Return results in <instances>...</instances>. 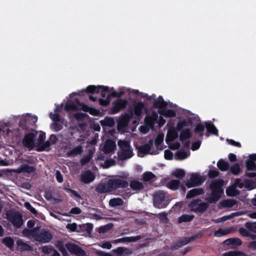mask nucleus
Returning <instances> with one entry per match:
<instances>
[{"mask_svg": "<svg viewBox=\"0 0 256 256\" xmlns=\"http://www.w3.org/2000/svg\"><path fill=\"white\" fill-rule=\"evenodd\" d=\"M45 139L44 132L33 130L25 135L22 140V144L29 150L35 149L38 152L48 150L50 144L48 142H45Z\"/></svg>", "mask_w": 256, "mask_h": 256, "instance_id": "obj_1", "label": "nucleus"}, {"mask_svg": "<svg viewBox=\"0 0 256 256\" xmlns=\"http://www.w3.org/2000/svg\"><path fill=\"white\" fill-rule=\"evenodd\" d=\"M86 92L91 93L100 94L102 98H106L105 99L100 98V104L104 106H106L110 104L111 96H116V92L114 90V88H109L108 86H90L86 89Z\"/></svg>", "mask_w": 256, "mask_h": 256, "instance_id": "obj_2", "label": "nucleus"}, {"mask_svg": "<svg viewBox=\"0 0 256 256\" xmlns=\"http://www.w3.org/2000/svg\"><path fill=\"white\" fill-rule=\"evenodd\" d=\"M23 236L28 238H32L42 243L49 242L52 236L50 232L46 230H40V227H36L32 230L24 229L22 231Z\"/></svg>", "mask_w": 256, "mask_h": 256, "instance_id": "obj_3", "label": "nucleus"}, {"mask_svg": "<svg viewBox=\"0 0 256 256\" xmlns=\"http://www.w3.org/2000/svg\"><path fill=\"white\" fill-rule=\"evenodd\" d=\"M77 95V93H72L70 95V98L65 105V109L66 110L69 111L72 110H82L84 112H88L93 116L99 115L100 112L98 110L88 106L82 104L79 102L76 98H74V102L72 101V98Z\"/></svg>", "mask_w": 256, "mask_h": 256, "instance_id": "obj_4", "label": "nucleus"}, {"mask_svg": "<svg viewBox=\"0 0 256 256\" xmlns=\"http://www.w3.org/2000/svg\"><path fill=\"white\" fill-rule=\"evenodd\" d=\"M145 124L142 126L140 128V130L144 134L148 132L150 128H152L154 125L158 122L159 126H162L166 121L160 116L158 118L156 113L154 112L151 116H147L144 118Z\"/></svg>", "mask_w": 256, "mask_h": 256, "instance_id": "obj_5", "label": "nucleus"}, {"mask_svg": "<svg viewBox=\"0 0 256 256\" xmlns=\"http://www.w3.org/2000/svg\"><path fill=\"white\" fill-rule=\"evenodd\" d=\"M224 185V182L222 180H216L211 183L210 188L212 193L210 196L207 198V200L210 202H215L220 198L224 192L222 189Z\"/></svg>", "mask_w": 256, "mask_h": 256, "instance_id": "obj_6", "label": "nucleus"}, {"mask_svg": "<svg viewBox=\"0 0 256 256\" xmlns=\"http://www.w3.org/2000/svg\"><path fill=\"white\" fill-rule=\"evenodd\" d=\"M174 123L170 121L168 124V129L166 138V142L170 148L172 150H176L180 148V144L178 142L174 140L178 138V134L174 127Z\"/></svg>", "mask_w": 256, "mask_h": 256, "instance_id": "obj_7", "label": "nucleus"}, {"mask_svg": "<svg viewBox=\"0 0 256 256\" xmlns=\"http://www.w3.org/2000/svg\"><path fill=\"white\" fill-rule=\"evenodd\" d=\"M118 144L120 148V150L118 152V156L120 159H128L133 156L132 148L130 146V142L125 140H119Z\"/></svg>", "mask_w": 256, "mask_h": 256, "instance_id": "obj_8", "label": "nucleus"}, {"mask_svg": "<svg viewBox=\"0 0 256 256\" xmlns=\"http://www.w3.org/2000/svg\"><path fill=\"white\" fill-rule=\"evenodd\" d=\"M192 126V122L190 120H182L178 122L176 130H182L180 138L181 140H184L189 138L192 134L190 132V128Z\"/></svg>", "mask_w": 256, "mask_h": 256, "instance_id": "obj_9", "label": "nucleus"}, {"mask_svg": "<svg viewBox=\"0 0 256 256\" xmlns=\"http://www.w3.org/2000/svg\"><path fill=\"white\" fill-rule=\"evenodd\" d=\"M169 203L168 196L166 193L159 192L154 195V204L159 208H166Z\"/></svg>", "mask_w": 256, "mask_h": 256, "instance_id": "obj_10", "label": "nucleus"}, {"mask_svg": "<svg viewBox=\"0 0 256 256\" xmlns=\"http://www.w3.org/2000/svg\"><path fill=\"white\" fill-rule=\"evenodd\" d=\"M138 156L143 157L146 154H158V150L155 149L154 145V141L151 140L148 144H146L138 148Z\"/></svg>", "mask_w": 256, "mask_h": 256, "instance_id": "obj_11", "label": "nucleus"}, {"mask_svg": "<svg viewBox=\"0 0 256 256\" xmlns=\"http://www.w3.org/2000/svg\"><path fill=\"white\" fill-rule=\"evenodd\" d=\"M204 178L198 173L192 174L190 178L186 182V186L188 188L194 187L200 185L204 182Z\"/></svg>", "mask_w": 256, "mask_h": 256, "instance_id": "obj_12", "label": "nucleus"}, {"mask_svg": "<svg viewBox=\"0 0 256 256\" xmlns=\"http://www.w3.org/2000/svg\"><path fill=\"white\" fill-rule=\"evenodd\" d=\"M115 178L110 180L106 184H100L98 186V190L102 193L111 192L118 188Z\"/></svg>", "mask_w": 256, "mask_h": 256, "instance_id": "obj_13", "label": "nucleus"}, {"mask_svg": "<svg viewBox=\"0 0 256 256\" xmlns=\"http://www.w3.org/2000/svg\"><path fill=\"white\" fill-rule=\"evenodd\" d=\"M8 218L13 225L17 228L23 224L24 222L22 214L18 212H10L7 214Z\"/></svg>", "mask_w": 256, "mask_h": 256, "instance_id": "obj_14", "label": "nucleus"}, {"mask_svg": "<svg viewBox=\"0 0 256 256\" xmlns=\"http://www.w3.org/2000/svg\"><path fill=\"white\" fill-rule=\"evenodd\" d=\"M50 118L54 121V124L51 126V128L56 132H58L63 128L65 124L64 121L61 119L59 116L57 114H52V113L50 114Z\"/></svg>", "mask_w": 256, "mask_h": 256, "instance_id": "obj_15", "label": "nucleus"}, {"mask_svg": "<svg viewBox=\"0 0 256 256\" xmlns=\"http://www.w3.org/2000/svg\"><path fill=\"white\" fill-rule=\"evenodd\" d=\"M128 104L126 100L118 99L112 102V110L114 113H116L121 109L124 108Z\"/></svg>", "mask_w": 256, "mask_h": 256, "instance_id": "obj_16", "label": "nucleus"}, {"mask_svg": "<svg viewBox=\"0 0 256 256\" xmlns=\"http://www.w3.org/2000/svg\"><path fill=\"white\" fill-rule=\"evenodd\" d=\"M133 110L134 114L138 116H140L144 112H147V108L145 104L142 102L134 103Z\"/></svg>", "mask_w": 256, "mask_h": 256, "instance_id": "obj_17", "label": "nucleus"}, {"mask_svg": "<svg viewBox=\"0 0 256 256\" xmlns=\"http://www.w3.org/2000/svg\"><path fill=\"white\" fill-rule=\"evenodd\" d=\"M236 187L238 186L240 188L246 187L248 190L254 189L256 188V184L250 180H246L244 182L240 180H236L234 184Z\"/></svg>", "mask_w": 256, "mask_h": 256, "instance_id": "obj_18", "label": "nucleus"}, {"mask_svg": "<svg viewBox=\"0 0 256 256\" xmlns=\"http://www.w3.org/2000/svg\"><path fill=\"white\" fill-rule=\"evenodd\" d=\"M94 178V174L89 170L82 172L80 175L81 181L85 184H88L92 182Z\"/></svg>", "mask_w": 256, "mask_h": 256, "instance_id": "obj_19", "label": "nucleus"}, {"mask_svg": "<svg viewBox=\"0 0 256 256\" xmlns=\"http://www.w3.org/2000/svg\"><path fill=\"white\" fill-rule=\"evenodd\" d=\"M38 120V118L36 116H32L27 114L20 116V123L22 126L25 124L26 122L30 124H35Z\"/></svg>", "mask_w": 256, "mask_h": 256, "instance_id": "obj_20", "label": "nucleus"}, {"mask_svg": "<svg viewBox=\"0 0 256 256\" xmlns=\"http://www.w3.org/2000/svg\"><path fill=\"white\" fill-rule=\"evenodd\" d=\"M66 247L70 252L78 256H84L85 254L84 252L76 245L69 244L66 245Z\"/></svg>", "mask_w": 256, "mask_h": 256, "instance_id": "obj_21", "label": "nucleus"}, {"mask_svg": "<svg viewBox=\"0 0 256 256\" xmlns=\"http://www.w3.org/2000/svg\"><path fill=\"white\" fill-rule=\"evenodd\" d=\"M116 149V144L115 142L112 140L106 141L104 145L102 148V150L106 153H110L114 152Z\"/></svg>", "mask_w": 256, "mask_h": 256, "instance_id": "obj_22", "label": "nucleus"}, {"mask_svg": "<svg viewBox=\"0 0 256 256\" xmlns=\"http://www.w3.org/2000/svg\"><path fill=\"white\" fill-rule=\"evenodd\" d=\"M112 252L118 256H128L132 254V250L124 247H118L113 250Z\"/></svg>", "mask_w": 256, "mask_h": 256, "instance_id": "obj_23", "label": "nucleus"}, {"mask_svg": "<svg viewBox=\"0 0 256 256\" xmlns=\"http://www.w3.org/2000/svg\"><path fill=\"white\" fill-rule=\"evenodd\" d=\"M248 170H256V154H251L246 162Z\"/></svg>", "mask_w": 256, "mask_h": 256, "instance_id": "obj_24", "label": "nucleus"}, {"mask_svg": "<svg viewBox=\"0 0 256 256\" xmlns=\"http://www.w3.org/2000/svg\"><path fill=\"white\" fill-rule=\"evenodd\" d=\"M164 136L163 133H160L156 138L154 142V148L155 149L158 150V152L162 149L160 144L164 140Z\"/></svg>", "mask_w": 256, "mask_h": 256, "instance_id": "obj_25", "label": "nucleus"}, {"mask_svg": "<svg viewBox=\"0 0 256 256\" xmlns=\"http://www.w3.org/2000/svg\"><path fill=\"white\" fill-rule=\"evenodd\" d=\"M190 155V152L189 150H178L177 151L174 156V159L176 160H183L188 158Z\"/></svg>", "mask_w": 256, "mask_h": 256, "instance_id": "obj_26", "label": "nucleus"}, {"mask_svg": "<svg viewBox=\"0 0 256 256\" xmlns=\"http://www.w3.org/2000/svg\"><path fill=\"white\" fill-rule=\"evenodd\" d=\"M130 116L128 114H125L122 116L118 124V130H120L121 129L126 127L128 124Z\"/></svg>", "mask_w": 256, "mask_h": 256, "instance_id": "obj_27", "label": "nucleus"}, {"mask_svg": "<svg viewBox=\"0 0 256 256\" xmlns=\"http://www.w3.org/2000/svg\"><path fill=\"white\" fill-rule=\"evenodd\" d=\"M204 192L203 189L201 188H194L190 190L186 194V197L187 198H190L193 197L200 195L204 194Z\"/></svg>", "mask_w": 256, "mask_h": 256, "instance_id": "obj_28", "label": "nucleus"}, {"mask_svg": "<svg viewBox=\"0 0 256 256\" xmlns=\"http://www.w3.org/2000/svg\"><path fill=\"white\" fill-rule=\"evenodd\" d=\"M140 238V236L125 237L114 240L113 242L116 244L120 242H136Z\"/></svg>", "mask_w": 256, "mask_h": 256, "instance_id": "obj_29", "label": "nucleus"}, {"mask_svg": "<svg viewBox=\"0 0 256 256\" xmlns=\"http://www.w3.org/2000/svg\"><path fill=\"white\" fill-rule=\"evenodd\" d=\"M34 170V168L33 166H29L26 164L22 166L20 168L16 170H14V172L18 173L22 172H28L31 173Z\"/></svg>", "mask_w": 256, "mask_h": 256, "instance_id": "obj_30", "label": "nucleus"}, {"mask_svg": "<svg viewBox=\"0 0 256 256\" xmlns=\"http://www.w3.org/2000/svg\"><path fill=\"white\" fill-rule=\"evenodd\" d=\"M142 180L145 182H152L156 180V176L152 172H147L143 174Z\"/></svg>", "mask_w": 256, "mask_h": 256, "instance_id": "obj_31", "label": "nucleus"}, {"mask_svg": "<svg viewBox=\"0 0 256 256\" xmlns=\"http://www.w3.org/2000/svg\"><path fill=\"white\" fill-rule=\"evenodd\" d=\"M153 104L154 107L160 110L166 106V103L162 97L159 96L157 98L154 100Z\"/></svg>", "mask_w": 256, "mask_h": 256, "instance_id": "obj_32", "label": "nucleus"}, {"mask_svg": "<svg viewBox=\"0 0 256 256\" xmlns=\"http://www.w3.org/2000/svg\"><path fill=\"white\" fill-rule=\"evenodd\" d=\"M2 243L8 248L12 250L14 248V240L10 236L4 238L2 240Z\"/></svg>", "mask_w": 256, "mask_h": 256, "instance_id": "obj_33", "label": "nucleus"}, {"mask_svg": "<svg viewBox=\"0 0 256 256\" xmlns=\"http://www.w3.org/2000/svg\"><path fill=\"white\" fill-rule=\"evenodd\" d=\"M226 194L228 196H234L238 194V190L236 189V186L232 185L226 188Z\"/></svg>", "mask_w": 256, "mask_h": 256, "instance_id": "obj_34", "label": "nucleus"}, {"mask_svg": "<svg viewBox=\"0 0 256 256\" xmlns=\"http://www.w3.org/2000/svg\"><path fill=\"white\" fill-rule=\"evenodd\" d=\"M190 242V238H184L182 240L179 241L178 243L172 244L171 248L172 250H177L179 248L186 244Z\"/></svg>", "mask_w": 256, "mask_h": 256, "instance_id": "obj_35", "label": "nucleus"}, {"mask_svg": "<svg viewBox=\"0 0 256 256\" xmlns=\"http://www.w3.org/2000/svg\"><path fill=\"white\" fill-rule=\"evenodd\" d=\"M124 201L120 198H114L110 200L109 204L112 207H115L116 206H120L122 205Z\"/></svg>", "mask_w": 256, "mask_h": 256, "instance_id": "obj_36", "label": "nucleus"}, {"mask_svg": "<svg viewBox=\"0 0 256 256\" xmlns=\"http://www.w3.org/2000/svg\"><path fill=\"white\" fill-rule=\"evenodd\" d=\"M227 245H232L234 246H240L242 244V241L238 238H230L224 242Z\"/></svg>", "mask_w": 256, "mask_h": 256, "instance_id": "obj_37", "label": "nucleus"}, {"mask_svg": "<svg viewBox=\"0 0 256 256\" xmlns=\"http://www.w3.org/2000/svg\"><path fill=\"white\" fill-rule=\"evenodd\" d=\"M100 123L102 126H108L110 127L112 126L115 124L114 120L111 118H105L104 120H100Z\"/></svg>", "mask_w": 256, "mask_h": 256, "instance_id": "obj_38", "label": "nucleus"}, {"mask_svg": "<svg viewBox=\"0 0 256 256\" xmlns=\"http://www.w3.org/2000/svg\"><path fill=\"white\" fill-rule=\"evenodd\" d=\"M130 188L134 190H140L144 188L143 184L138 181L134 180L130 183Z\"/></svg>", "mask_w": 256, "mask_h": 256, "instance_id": "obj_39", "label": "nucleus"}, {"mask_svg": "<svg viewBox=\"0 0 256 256\" xmlns=\"http://www.w3.org/2000/svg\"><path fill=\"white\" fill-rule=\"evenodd\" d=\"M158 112L162 115L169 118L174 117L176 115L175 112L174 110H158Z\"/></svg>", "mask_w": 256, "mask_h": 256, "instance_id": "obj_40", "label": "nucleus"}, {"mask_svg": "<svg viewBox=\"0 0 256 256\" xmlns=\"http://www.w3.org/2000/svg\"><path fill=\"white\" fill-rule=\"evenodd\" d=\"M16 244L19 248L23 250H28L30 248V246L23 242L22 240L18 239L16 242Z\"/></svg>", "mask_w": 256, "mask_h": 256, "instance_id": "obj_41", "label": "nucleus"}, {"mask_svg": "<svg viewBox=\"0 0 256 256\" xmlns=\"http://www.w3.org/2000/svg\"><path fill=\"white\" fill-rule=\"evenodd\" d=\"M206 128L207 130L211 133L216 136L218 134V130L214 124L209 122H206Z\"/></svg>", "mask_w": 256, "mask_h": 256, "instance_id": "obj_42", "label": "nucleus"}, {"mask_svg": "<svg viewBox=\"0 0 256 256\" xmlns=\"http://www.w3.org/2000/svg\"><path fill=\"white\" fill-rule=\"evenodd\" d=\"M218 168L222 171L226 170L229 168V164L228 162L223 160H220L217 164Z\"/></svg>", "mask_w": 256, "mask_h": 256, "instance_id": "obj_43", "label": "nucleus"}, {"mask_svg": "<svg viewBox=\"0 0 256 256\" xmlns=\"http://www.w3.org/2000/svg\"><path fill=\"white\" fill-rule=\"evenodd\" d=\"M42 251L44 253L52 254L53 256H59V254L55 250L48 246H44Z\"/></svg>", "mask_w": 256, "mask_h": 256, "instance_id": "obj_44", "label": "nucleus"}, {"mask_svg": "<svg viewBox=\"0 0 256 256\" xmlns=\"http://www.w3.org/2000/svg\"><path fill=\"white\" fill-rule=\"evenodd\" d=\"M180 182L178 180H172L168 183V187L172 190H176L178 188Z\"/></svg>", "mask_w": 256, "mask_h": 256, "instance_id": "obj_45", "label": "nucleus"}, {"mask_svg": "<svg viewBox=\"0 0 256 256\" xmlns=\"http://www.w3.org/2000/svg\"><path fill=\"white\" fill-rule=\"evenodd\" d=\"M176 178H182L185 176V172L182 169H176L172 173Z\"/></svg>", "mask_w": 256, "mask_h": 256, "instance_id": "obj_46", "label": "nucleus"}, {"mask_svg": "<svg viewBox=\"0 0 256 256\" xmlns=\"http://www.w3.org/2000/svg\"><path fill=\"white\" fill-rule=\"evenodd\" d=\"M200 200H194L191 202L188 205L189 208L193 211L196 212Z\"/></svg>", "mask_w": 256, "mask_h": 256, "instance_id": "obj_47", "label": "nucleus"}, {"mask_svg": "<svg viewBox=\"0 0 256 256\" xmlns=\"http://www.w3.org/2000/svg\"><path fill=\"white\" fill-rule=\"evenodd\" d=\"M194 218L193 216L184 214L180 216L178 219V222H188L192 220Z\"/></svg>", "mask_w": 256, "mask_h": 256, "instance_id": "obj_48", "label": "nucleus"}, {"mask_svg": "<svg viewBox=\"0 0 256 256\" xmlns=\"http://www.w3.org/2000/svg\"><path fill=\"white\" fill-rule=\"evenodd\" d=\"M236 204V202L233 200H227L222 202V206L224 207L230 208Z\"/></svg>", "mask_w": 256, "mask_h": 256, "instance_id": "obj_49", "label": "nucleus"}, {"mask_svg": "<svg viewBox=\"0 0 256 256\" xmlns=\"http://www.w3.org/2000/svg\"><path fill=\"white\" fill-rule=\"evenodd\" d=\"M115 179L118 188H126L128 186V182L126 180L118 178Z\"/></svg>", "mask_w": 256, "mask_h": 256, "instance_id": "obj_50", "label": "nucleus"}, {"mask_svg": "<svg viewBox=\"0 0 256 256\" xmlns=\"http://www.w3.org/2000/svg\"><path fill=\"white\" fill-rule=\"evenodd\" d=\"M24 206L32 214H33L34 216H37L38 212H37L36 210L32 206V205L30 204V202H26L24 204Z\"/></svg>", "mask_w": 256, "mask_h": 256, "instance_id": "obj_51", "label": "nucleus"}, {"mask_svg": "<svg viewBox=\"0 0 256 256\" xmlns=\"http://www.w3.org/2000/svg\"><path fill=\"white\" fill-rule=\"evenodd\" d=\"M242 214V213L240 212H233L232 213V214H230V215H228V216H224V217H222L220 219L221 220H220L219 222H222V221H225L226 220H228L231 218H233L234 216H239L240 215Z\"/></svg>", "mask_w": 256, "mask_h": 256, "instance_id": "obj_52", "label": "nucleus"}, {"mask_svg": "<svg viewBox=\"0 0 256 256\" xmlns=\"http://www.w3.org/2000/svg\"><path fill=\"white\" fill-rule=\"evenodd\" d=\"M224 256H244V254L240 252H229L224 254Z\"/></svg>", "mask_w": 256, "mask_h": 256, "instance_id": "obj_53", "label": "nucleus"}, {"mask_svg": "<svg viewBox=\"0 0 256 256\" xmlns=\"http://www.w3.org/2000/svg\"><path fill=\"white\" fill-rule=\"evenodd\" d=\"M208 204H207V203H206V202L200 203V202L198 206L196 212H204L205 210H206V209L208 208Z\"/></svg>", "mask_w": 256, "mask_h": 256, "instance_id": "obj_54", "label": "nucleus"}, {"mask_svg": "<svg viewBox=\"0 0 256 256\" xmlns=\"http://www.w3.org/2000/svg\"><path fill=\"white\" fill-rule=\"evenodd\" d=\"M112 224H108L105 225L104 226H102L99 228L98 232L99 233H104L106 232L108 230L112 228Z\"/></svg>", "mask_w": 256, "mask_h": 256, "instance_id": "obj_55", "label": "nucleus"}, {"mask_svg": "<svg viewBox=\"0 0 256 256\" xmlns=\"http://www.w3.org/2000/svg\"><path fill=\"white\" fill-rule=\"evenodd\" d=\"M98 246L108 250H110L112 247V244L110 242H102Z\"/></svg>", "mask_w": 256, "mask_h": 256, "instance_id": "obj_56", "label": "nucleus"}, {"mask_svg": "<svg viewBox=\"0 0 256 256\" xmlns=\"http://www.w3.org/2000/svg\"><path fill=\"white\" fill-rule=\"evenodd\" d=\"M228 233V232L226 230L220 228L218 230L216 231L214 234L216 236H221L227 234Z\"/></svg>", "mask_w": 256, "mask_h": 256, "instance_id": "obj_57", "label": "nucleus"}, {"mask_svg": "<svg viewBox=\"0 0 256 256\" xmlns=\"http://www.w3.org/2000/svg\"><path fill=\"white\" fill-rule=\"evenodd\" d=\"M164 156L166 159L171 160L173 158L174 155L171 151L168 150H166L164 151Z\"/></svg>", "mask_w": 256, "mask_h": 256, "instance_id": "obj_58", "label": "nucleus"}, {"mask_svg": "<svg viewBox=\"0 0 256 256\" xmlns=\"http://www.w3.org/2000/svg\"><path fill=\"white\" fill-rule=\"evenodd\" d=\"M114 162L112 160H106L104 164H102V167L104 168H108L109 167L114 164Z\"/></svg>", "mask_w": 256, "mask_h": 256, "instance_id": "obj_59", "label": "nucleus"}, {"mask_svg": "<svg viewBox=\"0 0 256 256\" xmlns=\"http://www.w3.org/2000/svg\"><path fill=\"white\" fill-rule=\"evenodd\" d=\"M82 151V148L80 146H78L76 148H74L70 153V154L72 156H75L78 154H80Z\"/></svg>", "mask_w": 256, "mask_h": 256, "instance_id": "obj_60", "label": "nucleus"}, {"mask_svg": "<svg viewBox=\"0 0 256 256\" xmlns=\"http://www.w3.org/2000/svg\"><path fill=\"white\" fill-rule=\"evenodd\" d=\"M56 246L58 248L59 250L62 252V254L66 256V251L64 247L62 246L60 242H58L56 244Z\"/></svg>", "mask_w": 256, "mask_h": 256, "instance_id": "obj_61", "label": "nucleus"}, {"mask_svg": "<svg viewBox=\"0 0 256 256\" xmlns=\"http://www.w3.org/2000/svg\"><path fill=\"white\" fill-rule=\"evenodd\" d=\"M56 246L58 248L59 250L62 252V254L66 256V251L64 247L62 246L60 242H58L56 244Z\"/></svg>", "mask_w": 256, "mask_h": 256, "instance_id": "obj_62", "label": "nucleus"}, {"mask_svg": "<svg viewBox=\"0 0 256 256\" xmlns=\"http://www.w3.org/2000/svg\"><path fill=\"white\" fill-rule=\"evenodd\" d=\"M230 170L232 174H238L240 171V168L238 164H235L230 168Z\"/></svg>", "mask_w": 256, "mask_h": 256, "instance_id": "obj_63", "label": "nucleus"}, {"mask_svg": "<svg viewBox=\"0 0 256 256\" xmlns=\"http://www.w3.org/2000/svg\"><path fill=\"white\" fill-rule=\"evenodd\" d=\"M66 228L72 232H74L77 228V224L76 223L68 224Z\"/></svg>", "mask_w": 256, "mask_h": 256, "instance_id": "obj_64", "label": "nucleus"}]
</instances>
